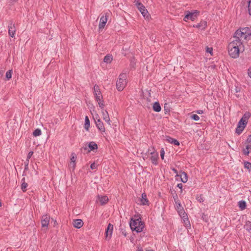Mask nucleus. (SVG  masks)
Here are the masks:
<instances>
[{"instance_id": "29", "label": "nucleus", "mask_w": 251, "mask_h": 251, "mask_svg": "<svg viewBox=\"0 0 251 251\" xmlns=\"http://www.w3.org/2000/svg\"><path fill=\"white\" fill-rule=\"evenodd\" d=\"M244 128V126H239L238 125L236 129V132L239 135L242 132Z\"/></svg>"}, {"instance_id": "19", "label": "nucleus", "mask_w": 251, "mask_h": 251, "mask_svg": "<svg viewBox=\"0 0 251 251\" xmlns=\"http://www.w3.org/2000/svg\"><path fill=\"white\" fill-rule=\"evenodd\" d=\"M141 202L144 205H148L149 204V201L147 199V195L145 193L142 194Z\"/></svg>"}, {"instance_id": "51", "label": "nucleus", "mask_w": 251, "mask_h": 251, "mask_svg": "<svg viewBox=\"0 0 251 251\" xmlns=\"http://www.w3.org/2000/svg\"><path fill=\"white\" fill-rule=\"evenodd\" d=\"M167 103H165V105H164V109L166 111V112H168L169 111V109H168L167 108Z\"/></svg>"}, {"instance_id": "5", "label": "nucleus", "mask_w": 251, "mask_h": 251, "mask_svg": "<svg viewBox=\"0 0 251 251\" xmlns=\"http://www.w3.org/2000/svg\"><path fill=\"white\" fill-rule=\"evenodd\" d=\"M8 29L9 36L12 38L14 37L16 33V27L15 24L12 20L8 22Z\"/></svg>"}, {"instance_id": "40", "label": "nucleus", "mask_w": 251, "mask_h": 251, "mask_svg": "<svg viewBox=\"0 0 251 251\" xmlns=\"http://www.w3.org/2000/svg\"><path fill=\"white\" fill-rule=\"evenodd\" d=\"M164 155H165V151L164 150V149L162 148L160 151V156H161V158L162 160L164 159Z\"/></svg>"}, {"instance_id": "2", "label": "nucleus", "mask_w": 251, "mask_h": 251, "mask_svg": "<svg viewBox=\"0 0 251 251\" xmlns=\"http://www.w3.org/2000/svg\"><path fill=\"white\" fill-rule=\"evenodd\" d=\"M245 46L241 42L236 41L235 39L230 42L228 46L229 55L233 58H237L239 56L240 51L244 50Z\"/></svg>"}, {"instance_id": "42", "label": "nucleus", "mask_w": 251, "mask_h": 251, "mask_svg": "<svg viewBox=\"0 0 251 251\" xmlns=\"http://www.w3.org/2000/svg\"><path fill=\"white\" fill-rule=\"evenodd\" d=\"M206 51L207 52L211 54V55H212L213 49H212V48L207 47Z\"/></svg>"}, {"instance_id": "26", "label": "nucleus", "mask_w": 251, "mask_h": 251, "mask_svg": "<svg viewBox=\"0 0 251 251\" xmlns=\"http://www.w3.org/2000/svg\"><path fill=\"white\" fill-rule=\"evenodd\" d=\"M180 177L181 181L184 183L186 182L188 180L187 175L184 172L181 174Z\"/></svg>"}, {"instance_id": "31", "label": "nucleus", "mask_w": 251, "mask_h": 251, "mask_svg": "<svg viewBox=\"0 0 251 251\" xmlns=\"http://www.w3.org/2000/svg\"><path fill=\"white\" fill-rule=\"evenodd\" d=\"M251 116V114L250 112H246L244 114V115L242 118L247 122L248 119L250 118Z\"/></svg>"}, {"instance_id": "58", "label": "nucleus", "mask_w": 251, "mask_h": 251, "mask_svg": "<svg viewBox=\"0 0 251 251\" xmlns=\"http://www.w3.org/2000/svg\"><path fill=\"white\" fill-rule=\"evenodd\" d=\"M236 96H237V97H239L238 95H237Z\"/></svg>"}, {"instance_id": "4", "label": "nucleus", "mask_w": 251, "mask_h": 251, "mask_svg": "<svg viewBox=\"0 0 251 251\" xmlns=\"http://www.w3.org/2000/svg\"><path fill=\"white\" fill-rule=\"evenodd\" d=\"M127 75L126 73L121 74L116 82V86L119 91H122L126 87L127 84Z\"/></svg>"}, {"instance_id": "14", "label": "nucleus", "mask_w": 251, "mask_h": 251, "mask_svg": "<svg viewBox=\"0 0 251 251\" xmlns=\"http://www.w3.org/2000/svg\"><path fill=\"white\" fill-rule=\"evenodd\" d=\"M95 123L96 126L99 130L102 132H104L105 129L103 126V123L100 121V120L98 119L97 120H95Z\"/></svg>"}, {"instance_id": "22", "label": "nucleus", "mask_w": 251, "mask_h": 251, "mask_svg": "<svg viewBox=\"0 0 251 251\" xmlns=\"http://www.w3.org/2000/svg\"><path fill=\"white\" fill-rule=\"evenodd\" d=\"M88 147L90 149V151H94L98 149V146L97 144H96L94 142H90L89 143Z\"/></svg>"}, {"instance_id": "20", "label": "nucleus", "mask_w": 251, "mask_h": 251, "mask_svg": "<svg viewBox=\"0 0 251 251\" xmlns=\"http://www.w3.org/2000/svg\"><path fill=\"white\" fill-rule=\"evenodd\" d=\"M152 108L154 111L157 112H160L161 110V107L158 102H155L153 104Z\"/></svg>"}, {"instance_id": "13", "label": "nucleus", "mask_w": 251, "mask_h": 251, "mask_svg": "<svg viewBox=\"0 0 251 251\" xmlns=\"http://www.w3.org/2000/svg\"><path fill=\"white\" fill-rule=\"evenodd\" d=\"M50 219V217L49 215H45L43 216L42 220H41V225H42V226L43 227H48L49 224Z\"/></svg>"}, {"instance_id": "11", "label": "nucleus", "mask_w": 251, "mask_h": 251, "mask_svg": "<svg viewBox=\"0 0 251 251\" xmlns=\"http://www.w3.org/2000/svg\"><path fill=\"white\" fill-rule=\"evenodd\" d=\"M113 229V226L109 223L105 230V237L106 240H109L111 238Z\"/></svg>"}, {"instance_id": "54", "label": "nucleus", "mask_w": 251, "mask_h": 251, "mask_svg": "<svg viewBox=\"0 0 251 251\" xmlns=\"http://www.w3.org/2000/svg\"><path fill=\"white\" fill-rule=\"evenodd\" d=\"M197 199L201 202L203 201V200L201 197L198 198Z\"/></svg>"}, {"instance_id": "23", "label": "nucleus", "mask_w": 251, "mask_h": 251, "mask_svg": "<svg viewBox=\"0 0 251 251\" xmlns=\"http://www.w3.org/2000/svg\"><path fill=\"white\" fill-rule=\"evenodd\" d=\"M251 151V145L247 144L245 149L243 150V153L245 155H248Z\"/></svg>"}, {"instance_id": "33", "label": "nucleus", "mask_w": 251, "mask_h": 251, "mask_svg": "<svg viewBox=\"0 0 251 251\" xmlns=\"http://www.w3.org/2000/svg\"><path fill=\"white\" fill-rule=\"evenodd\" d=\"M97 101L98 102L99 106L100 107L101 110L104 109V101L102 100V99H100L99 100H97Z\"/></svg>"}, {"instance_id": "30", "label": "nucleus", "mask_w": 251, "mask_h": 251, "mask_svg": "<svg viewBox=\"0 0 251 251\" xmlns=\"http://www.w3.org/2000/svg\"><path fill=\"white\" fill-rule=\"evenodd\" d=\"M41 134V130L39 128L36 129L33 132V135L35 137L40 136Z\"/></svg>"}, {"instance_id": "27", "label": "nucleus", "mask_w": 251, "mask_h": 251, "mask_svg": "<svg viewBox=\"0 0 251 251\" xmlns=\"http://www.w3.org/2000/svg\"><path fill=\"white\" fill-rule=\"evenodd\" d=\"M112 60V57L111 55H106L103 59V61L106 63H110Z\"/></svg>"}, {"instance_id": "34", "label": "nucleus", "mask_w": 251, "mask_h": 251, "mask_svg": "<svg viewBox=\"0 0 251 251\" xmlns=\"http://www.w3.org/2000/svg\"><path fill=\"white\" fill-rule=\"evenodd\" d=\"M247 124V122L244 120L243 119L241 118V120L239 121L238 125L239 126H244V127H245L246 125Z\"/></svg>"}, {"instance_id": "3", "label": "nucleus", "mask_w": 251, "mask_h": 251, "mask_svg": "<svg viewBox=\"0 0 251 251\" xmlns=\"http://www.w3.org/2000/svg\"><path fill=\"white\" fill-rule=\"evenodd\" d=\"M130 226L132 230H135L137 233L142 232L144 228V224L140 218L131 219Z\"/></svg>"}, {"instance_id": "8", "label": "nucleus", "mask_w": 251, "mask_h": 251, "mask_svg": "<svg viewBox=\"0 0 251 251\" xmlns=\"http://www.w3.org/2000/svg\"><path fill=\"white\" fill-rule=\"evenodd\" d=\"M198 12L197 10L194 11L193 12H188L184 17V20L187 21L188 20H191L192 21H195L198 16Z\"/></svg>"}, {"instance_id": "57", "label": "nucleus", "mask_w": 251, "mask_h": 251, "mask_svg": "<svg viewBox=\"0 0 251 251\" xmlns=\"http://www.w3.org/2000/svg\"><path fill=\"white\" fill-rule=\"evenodd\" d=\"M1 206V203L0 202V207Z\"/></svg>"}, {"instance_id": "16", "label": "nucleus", "mask_w": 251, "mask_h": 251, "mask_svg": "<svg viewBox=\"0 0 251 251\" xmlns=\"http://www.w3.org/2000/svg\"><path fill=\"white\" fill-rule=\"evenodd\" d=\"M102 115L103 119L107 122L109 125H110V120L109 117L108 113L107 111L105 109L101 110Z\"/></svg>"}, {"instance_id": "21", "label": "nucleus", "mask_w": 251, "mask_h": 251, "mask_svg": "<svg viewBox=\"0 0 251 251\" xmlns=\"http://www.w3.org/2000/svg\"><path fill=\"white\" fill-rule=\"evenodd\" d=\"M22 184H21V189L22 191L25 192L27 190V187L28 186V184L25 181V178L24 177L22 179Z\"/></svg>"}, {"instance_id": "17", "label": "nucleus", "mask_w": 251, "mask_h": 251, "mask_svg": "<svg viewBox=\"0 0 251 251\" xmlns=\"http://www.w3.org/2000/svg\"><path fill=\"white\" fill-rule=\"evenodd\" d=\"M98 200L101 205H104L108 201V198L106 196H99Z\"/></svg>"}, {"instance_id": "35", "label": "nucleus", "mask_w": 251, "mask_h": 251, "mask_svg": "<svg viewBox=\"0 0 251 251\" xmlns=\"http://www.w3.org/2000/svg\"><path fill=\"white\" fill-rule=\"evenodd\" d=\"M12 70H9L6 73V78L7 80H9L12 77Z\"/></svg>"}, {"instance_id": "37", "label": "nucleus", "mask_w": 251, "mask_h": 251, "mask_svg": "<svg viewBox=\"0 0 251 251\" xmlns=\"http://www.w3.org/2000/svg\"><path fill=\"white\" fill-rule=\"evenodd\" d=\"M71 162H75L76 156L75 153H72L71 154Z\"/></svg>"}, {"instance_id": "28", "label": "nucleus", "mask_w": 251, "mask_h": 251, "mask_svg": "<svg viewBox=\"0 0 251 251\" xmlns=\"http://www.w3.org/2000/svg\"><path fill=\"white\" fill-rule=\"evenodd\" d=\"M244 228L249 232H251V222L248 221L244 225Z\"/></svg>"}, {"instance_id": "50", "label": "nucleus", "mask_w": 251, "mask_h": 251, "mask_svg": "<svg viewBox=\"0 0 251 251\" xmlns=\"http://www.w3.org/2000/svg\"><path fill=\"white\" fill-rule=\"evenodd\" d=\"M197 113L199 114H201L203 113V112L202 110H198L197 111Z\"/></svg>"}, {"instance_id": "38", "label": "nucleus", "mask_w": 251, "mask_h": 251, "mask_svg": "<svg viewBox=\"0 0 251 251\" xmlns=\"http://www.w3.org/2000/svg\"><path fill=\"white\" fill-rule=\"evenodd\" d=\"M191 119H193L195 121H199L200 120V117L198 115L196 114H193L191 116Z\"/></svg>"}, {"instance_id": "12", "label": "nucleus", "mask_w": 251, "mask_h": 251, "mask_svg": "<svg viewBox=\"0 0 251 251\" xmlns=\"http://www.w3.org/2000/svg\"><path fill=\"white\" fill-rule=\"evenodd\" d=\"M137 7L144 18H148L149 17V12L143 4L138 3V6Z\"/></svg>"}, {"instance_id": "43", "label": "nucleus", "mask_w": 251, "mask_h": 251, "mask_svg": "<svg viewBox=\"0 0 251 251\" xmlns=\"http://www.w3.org/2000/svg\"><path fill=\"white\" fill-rule=\"evenodd\" d=\"M33 151H30L29 152V153H28L27 155V158H26V160H29V159L31 158V157L32 156V155H33Z\"/></svg>"}, {"instance_id": "53", "label": "nucleus", "mask_w": 251, "mask_h": 251, "mask_svg": "<svg viewBox=\"0 0 251 251\" xmlns=\"http://www.w3.org/2000/svg\"><path fill=\"white\" fill-rule=\"evenodd\" d=\"M152 148H153L151 147L148 149V153L150 154L151 152L152 151Z\"/></svg>"}, {"instance_id": "44", "label": "nucleus", "mask_w": 251, "mask_h": 251, "mask_svg": "<svg viewBox=\"0 0 251 251\" xmlns=\"http://www.w3.org/2000/svg\"><path fill=\"white\" fill-rule=\"evenodd\" d=\"M246 144L251 145V135H250L246 140Z\"/></svg>"}, {"instance_id": "18", "label": "nucleus", "mask_w": 251, "mask_h": 251, "mask_svg": "<svg viewBox=\"0 0 251 251\" xmlns=\"http://www.w3.org/2000/svg\"><path fill=\"white\" fill-rule=\"evenodd\" d=\"M166 140L167 142L173 144L175 145H179V142L176 139H174L171 137L167 136Z\"/></svg>"}, {"instance_id": "6", "label": "nucleus", "mask_w": 251, "mask_h": 251, "mask_svg": "<svg viewBox=\"0 0 251 251\" xmlns=\"http://www.w3.org/2000/svg\"><path fill=\"white\" fill-rule=\"evenodd\" d=\"M173 198L174 199V201L176 205V208L177 210L178 211L179 215H185V213L181 206L180 201L179 200L177 196L176 195V196L173 197Z\"/></svg>"}, {"instance_id": "10", "label": "nucleus", "mask_w": 251, "mask_h": 251, "mask_svg": "<svg viewBox=\"0 0 251 251\" xmlns=\"http://www.w3.org/2000/svg\"><path fill=\"white\" fill-rule=\"evenodd\" d=\"M152 151L151 152L150 154L151 155L150 159L151 160V162L153 164L156 165L158 163L157 160L158 159V153L155 151L154 148H152Z\"/></svg>"}, {"instance_id": "48", "label": "nucleus", "mask_w": 251, "mask_h": 251, "mask_svg": "<svg viewBox=\"0 0 251 251\" xmlns=\"http://www.w3.org/2000/svg\"><path fill=\"white\" fill-rule=\"evenodd\" d=\"M240 92V88L236 86L235 88V92L236 93H238V92Z\"/></svg>"}, {"instance_id": "24", "label": "nucleus", "mask_w": 251, "mask_h": 251, "mask_svg": "<svg viewBox=\"0 0 251 251\" xmlns=\"http://www.w3.org/2000/svg\"><path fill=\"white\" fill-rule=\"evenodd\" d=\"M194 26L201 29H204L206 26V23L204 21H203Z\"/></svg>"}, {"instance_id": "32", "label": "nucleus", "mask_w": 251, "mask_h": 251, "mask_svg": "<svg viewBox=\"0 0 251 251\" xmlns=\"http://www.w3.org/2000/svg\"><path fill=\"white\" fill-rule=\"evenodd\" d=\"M239 206L242 209H244L246 206V203L245 201H241L239 202Z\"/></svg>"}, {"instance_id": "15", "label": "nucleus", "mask_w": 251, "mask_h": 251, "mask_svg": "<svg viewBox=\"0 0 251 251\" xmlns=\"http://www.w3.org/2000/svg\"><path fill=\"white\" fill-rule=\"evenodd\" d=\"M73 225L75 227L80 228L83 226V222L81 219H76L74 220Z\"/></svg>"}, {"instance_id": "45", "label": "nucleus", "mask_w": 251, "mask_h": 251, "mask_svg": "<svg viewBox=\"0 0 251 251\" xmlns=\"http://www.w3.org/2000/svg\"><path fill=\"white\" fill-rule=\"evenodd\" d=\"M28 163L29 160H26L25 162V170H27L28 168Z\"/></svg>"}, {"instance_id": "49", "label": "nucleus", "mask_w": 251, "mask_h": 251, "mask_svg": "<svg viewBox=\"0 0 251 251\" xmlns=\"http://www.w3.org/2000/svg\"><path fill=\"white\" fill-rule=\"evenodd\" d=\"M248 75L251 78V67L248 70Z\"/></svg>"}, {"instance_id": "36", "label": "nucleus", "mask_w": 251, "mask_h": 251, "mask_svg": "<svg viewBox=\"0 0 251 251\" xmlns=\"http://www.w3.org/2000/svg\"><path fill=\"white\" fill-rule=\"evenodd\" d=\"M244 167L246 169L250 170L251 169V163L249 162L246 161L244 163Z\"/></svg>"}, {"instance_id": "52", "label": "nucleus", "mask_w": 251, "mask_h": 251, "mask_svg": "<svg viewBox=\"0 0 251 251\" xmlns=\"http://www.w3.org/2000/svg\"><path fill=\"white\" fill-rule=\"evenodd\" d=\"M177 186L180 189H182L183 185L181 183H179L177 184Z\"/></svg>"}, {"instance_id": "46", "label": "nucleus", "mask_w": 251, "mask_h": 251, "mask_svg": "<svg viewBox=\"0 0 251 251\" xmlns=\"http://www.w3.org/2000/svg\"><path fill=\"white\" fill-rule=\"evenodd\" d=\"M69 166L70 167H72L73 168V169H74L75 166V162H73L70 161Z\"/></svg>"}, {"instance_id": "55", "label": "nucleus", "mask_w": 251, "mask_h": 251, "mask_svg": "<svg viewBox=\"0 0 251 251\" xmlns=\"http://www.w3.org/2000/svg\"><path fill=\"white\" fill-rule=\"evenodd\" d=\"M172 170L174 172V173L177 174V171L176 169L172 168Z\"/></svg>"}, {"instance_id": "39", "label": "nucleus", "mask_w": 251, "mask_h": 251, "mask_svg": "<svg viewBox=\"0 0 251 251\" xmlns=\"http://www.w3.org/2000/svg\"><path fill=\"white\" fill-rule=\"evenodd\" d=\"M248 3V12L250 15H251V0H249Z\"/></svg>"}, {"instance_id": "7", "label": "nucleus", "mask_w": 251, "mask_h": 251, "mask_svg": "<svg viewBox=\"0 0 251 251\" xmlns=\"http://www.w3.org/2000/svg\"><path fill=\"white\" fill-rule=\"evenodd\" d=\"M108 16L109 14L107 13H106L101 16V17L100 18V23L99 25V29H103L104 27L107 22Z\"/></svg>"}, {"instance_id": "9", "label": "nucleus", "mask_w": 251, "mask_h": 251, "mask_svg": "<svg viewBox=\"0 0 251 251\" xmlns=\"http://www.w3.org/2000/svg\"><path fill=\"white\" fill-rule=\"evenodd\" d=\"M93 92L96 100H99L100 99H102V95L99 85L97 84L94 85Z\"/></svg>"}, {"instance_id": "41", "label": "nucleus", "mask_w": 251, "mask_h": 251, "mask_svg": "<svg viewBox=\"0 0 251 251\" xmlns=\"http://www.w3.org/2000/svg\"><path fill=\"white\" fill-rule=\"evenodd\" d=\"M98 165L94 162L91 164L90 168L92 170L97 169Z\"/></svg>"}, {"instance_id": "56", "label": "nucleus", "mask_w": 251, "mask_h": 251, "mask_svg": "<svg viewBox=\"0 0 251 251\" xmlns=\"http://www.w3.org/2000/svg\"><path fill=\"white\" fill-rule=\"evenodd\" d=\"M136 251H143V250L142 249V248L138 247V249L136 250Z\"/></svg>"}, {"instance_id": "1", "label": "nucleus", "mask_w": 251, "mask_h": 251, "mask_svg": "<svg viewBox=\"0 0 251 251\" xmlns=\"http://www.w3.org/2000/svg\"><path fill=\"white\" fill-rule=\"evenodd\" d=\"M251 38V30L249 27L241 28L237 29L234 34L233 39L241 42L243 45L247 43Z\"/></svg>"}, {"instance_id": "47", "label": "nucleus", "mask_w": 251, "mask_h": 251, "mask_svg": "<svg viewBox=\"0 0 251 251\" xmlns=\"http://www.w3.org/2000/svg\"><path fill=\"white\" fill-rule=\"evenodd\" d=\"M134 3L136 5V6L137 7L138 6V3L139 4H142L140 1V0H134Z\"/></svg>"}, {"instance_id": "25", "label": "nucleus", "mask_w": 251, "mask_h": 251, "mask_svg": "<svg viewBox=\"0 0 251 251\" xmlns=\"http://www.w3.org/2000/svg\"><path fill=\"white\" fill-rule=\"evenodd\" d=\"M90 127V121L89 118L87 116H85V125H84V128L87 130H89V128Z\"/></svg>"}]
</instances>
